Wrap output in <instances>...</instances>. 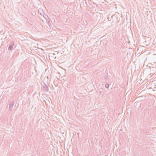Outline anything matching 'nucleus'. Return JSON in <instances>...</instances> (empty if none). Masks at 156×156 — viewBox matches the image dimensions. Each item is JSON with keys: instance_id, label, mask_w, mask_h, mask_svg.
I'll list each match as a JSON object with an SVG mask.
<instances>
[{"instance_id": "4", "label": "nucleus", "mask_w": 156, "mask_h": 156, "mask_svg": "<svg viewBox=\"0 0 156 156\" xmlns=\"http://www.w3.org/2000/svg\"><path fill=\"white\" fill-rule=\"evenodd\" d=\"M40 14L43 16L44 17L45 19H46V17H45V16H44V12H43V11H42V12H41L40 13Z\"/></svg>"}, {"instance_id": "1", "label": "nucleus", "mask_w": 156, "mask_h": 156, "mask_svg": "<svg viewBox=\"0 0 156 156\" xmlns=\"http://www.w3.org/2000/svg\"><path fill=\"white\" fill-rule=\"evenodd\" d=\"M14 105V101H12L10 102L9 105V110L11 111L12 110V108Z\"/></svg>"}, {"instance_id": "2", "label": "nucleus", "mask_w": 156, "mask_h": 156, "mask_svg": "<svg viewBox=\"0 0 156 156\" xmlns=\"http://www.w3.org/2000/svg\"><path fill=\"white\" fill-rule=\"evenodd\" d=\"M42 89L44 92H47L48 90V85L45 84L43 86Z\"/></svg>"}, {"instance_id": "6", "label": "nucleus", "mask_w": 156, "mask_h": 156, "mask_svg": "<svg viewBox=\"0 0 156 156\" xmlns=\"http://www.w3.org/2000/svg\"><path fill=\"white\" fill-rule=\"evenodd\" d=\"M155 69H156V66H155Z\"/></svg>"}, {"instance_id": "3", "label": "nucleus", "mask_w": 156, "mask_h": 156, "mask_svg": "<svg viewBox=\"0 0 156 156\" xmlns=\"http://www.w3.org/2000/svg\"><path fill=\"white\" fill-rule=\"evenodd\" d=\"M14 46V42H12L11 43L10 45L9 46L8 49L9 50H12Z\"/></svg>"}, {"instance_id": "5", "label": "nucleus", "mask_w": 156, "mask_h": 156, "mask_svg": "<svg viewBox=\"0 0 156 156\" xmlns=\"http://www.w3.org/2000/svg\"><path fill=\"white\" fill-rule=\"evenodd\" d=\"M109 87V85L108 84H106L105 85V87H106V88L108 89V88Z\"/></svg>"}]
</instances>
